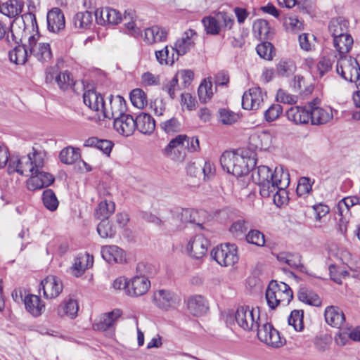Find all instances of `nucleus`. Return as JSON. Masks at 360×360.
Returning <instances> with one entry per match:
<instances>
[{
	"mask_svg": "<svg viewBox=\"0 0 360 360\" xmlns=\"http://www.w3.org/2000/svg\"><path fill=\"white\" fill-rule=\"evenodd\" d=\"M135 13L132 10L125 11L123 20H124V32L134 37H137L141 34V30L136 25L134 21Z\"/></svg>",
	"mask_w": 360,
	"mask_h": 360,
	"instance_id": "nucleus-37",
	"label": "nucleus"
},
{
	"mask_svg": "<svg viewBox=\"0 0 360 360\" xmlns=\"http://www.w3.org/2000/svg\"><path fill=\"white\" fill-rule=\"evenodd\" d=\"M354 40L351 34H345L344 37H333V46L342 57L352 49Z\"/></svg>",
	"mask_w": 360,
	"mask_h": 360,
	"instance_id": "nucleus-34",
	"label": "nucleus"
},
{
	"mask_svg": "<svg viewBox=\"0 0 360 360\" xmlns=\"http://www.w3.org/2000/svg\"><path fill=\"white\" fill-rule=\"evenodd\" d=\"M53 176L49 173L41 171V169L34 173L27 181V188L30 191L41 189L48 187L54 182Z\"/></svg>",
	"mask_w": 360,
	"mask_h": 360,
	"instance_id": "nucleus-16",
	"label": "nucleus"
},
{
	"mask_svg": "<svg viewBox=\"0 0 360 360\" xmlns=\"http://www.w3.org/2000/svg\"><path fill=\"white\" fill-rule=\"evenodd\" d=\"M177 213L180 217V221L183 224V229H184L188 224H196L195 216L197 213L191 209H184L182 207H176ZM199 226H202L201 224L197 223Z\"/></svg>",
	"mask_w": 360,
	"mask_h": 360,
	"instance_id": "nucleus-49",
	"label": "nucleus"
},
{
	"mask_svg": "<svg viewBox=\"0 0 360 360\" xmlns=\"http://www.w3.org/2000/svg\"><path fill=\"white\" fill-rule=\"evenodd\" d=\"M39 35L38 33L29 37V51L39 61L46 63L52 58L50 44L44 42H37Z\"/></svg>",
	"mask_w": 360,
	"mask_h": 360,
	"instance_id": "nucleus-10",
	"label": "nucleus"
},
{
	"mask_svg": "<svg viewBox=\"0 0 360 360\" xmlns=\"http://www.w3.org/2000/svg\"><path fill=\"white\" fill-rule=\"evenodd\" d=\"M23 6V0H8L0 5V12L9 18H14L21 13Z\"/></svg>",
	"mask_w": 360,
	"mask_h": 360,
	"instance_id": "nucleus-31",
	"label": "nucleus"
},
{
	"mask_svg": "<svg viewBox=\"0 0 360 360\" xmlns=\"http://www.w3.org/2000/svg\"><path fill=\"white\" fill-rule=\"evenodd\" d=\"M136 129L144 134H150L155 128V120L145 112L140 113L135 119Z\"/></svg>",
	"mask_w": 360,
	"mask_h": 360,
	"instance_id": "nucleus-28",
	"label": "nucleus"
},
{
	"mask_svg": "<svg viewBox=\"0 0 360 360\" xmlns=\"http://www.w3.org/2000/svg\"><path fill=\"white\" fill-rule=\"evenodd\" d=\"M153 301L159 309L168 311L175 309L179 305L180 297L172 291L162 289L154 292Z\"/></svg>",
	"mask_w": 360,
	"mask_h": 360,
	"instance_id": "nucleus-8",
	"label": "nucleus"
},
{
	"mask_svg": "<svg viewBox=\"0 0 360 360\" xmlns=\"http://www.w3.org/2000/svg\"><path fill=\"white\" fill-rule=\"evenodd\" d=\"M84 104L92 110L98 112V118L101 119L103 108L105 104L103 97L94 89H89L83 94Z\"/></svg>",
	"mask_w": 360,
	"mask_h": 360,
	"instance_id": "nucleus-17",
	"label": "nucleus"
},
{
	"mask_svg": "<svg viewBox=\"0 0 360 360\" xmlns=\"http://www.w3.org/2000/svg\"><path fill=\"white\" fill-rule=\"evenodd\" d=\"M186 139V135H179L172 139L164 149L165 154L167 156H171L173 150L180 146H185Z\"/></svg>",
	"mask_w": 360,
	"mask_h": 360,
	"instance_id": "nucleus-62",
	"label": "nucleus"
},
{
	"mask_svg": "<svg viewBox=\"0 0 360 360\" xmlns=\"http://www.w3.org/2000/svg\"><path fill=\"white\" fill-rule=\"evenodd\" d=\"M209 246V240L203 235L198 234L188 241L187 250L191 257L199 259L206 255Z\"/></svg>",
	"mask_w": 360,
	"mask_h": 360,
	"instance_id": "nucleus-11",
	"label": "nucleus"
},
{
	"mask_svg": "<svg viewBox=\"0 0 360 360\" xmlns=\"http://www.w3.org/2000/svg\"><path fill=\"white\" fill-rule=\"evenodd\" d=\"M130 100L132 105L142 109L147 104V97L145 92L141 89H135L130 94Z\"/></svg>",
	"mask_w": 360,
	"mask_h": 360,
	"instance_id": "nucleus-51",
	"label": "nucleus"
},
{
	"mask_svg": "<svg viewBox=\"0 0 360 360\" xmlns=\"http://www.w3.org/2000/svg\"><path fill=\"white\" fill-rule=\"evenodd\" d=\"M238 114L224 108L219 110V120L223 124L231 125L239 120Z\"/></svg>",
	"mask_w": 360,
	"mask_h": 360,
	"instance_id": "nucleus-58",
	"label": "nucleus"
},
{
	"mask_svg": "<svg viewBox=\"0 0 360 360\" xmlns=\"http://www.w3.org/2000/svg\"><path fill=\"white\" fill-rule=\"evenodd\" d=\"M297 297L300 301L309 305L319 307L321 304V300L319 296L311 290L305 287L300 288Z\"/></svg>",
	"mask_w": 360,
	"mask_h": 360,
	"instance_id": "nucleus-36",
	"label": "nucleus"
},
{
	"mask_svg": "<svg viewBox=\"0 0 360 360\" xmlns=\"http://www.w3.org/2000/svg\"><path fill=\"white\" fill-rule=\"evenodd\" d=\"M295 70V64L290 60H281L276 65V73L281 77H290Z\"/></svg>",
	"mask_w": 360,
	"mask_h": 360,
	"instance_id": "nucleus-45",
	"label": "nucleus"
},
{
	"mask_svg": "<svg viewBox=\"0 0 360 360\" xmlns=\"http://www.w3.org/2000/svg\"><path fill=\"white\" fill-rule=\"evenodd\" d=\"M166 223V229L169 231L174 232L183 230V224L180 221V217L176 208L169 210L162 216Z\"/></svg>",
	"mask_w": 360,
	"mask_h": 360,
	"instance_id": "nucleus-33",
	"label": "nucleus"
},
{
	"mask_svg": "<svg viewBox=\"0 0 360 360\" xmlns=\"http://www.w3.org/2000/svg\"><path fill=\"white\" fill-rule=\"evenodd\" d=\"M127 105L124 98L121 96L110 95L109 98V106L105 104L101 113V119H113L120 117L126 114Z\"/></svg>",
	"mask_w": 360,
	"mask_h": 360,
	"instance_id": "nucleus-9",
	"label": "nucleus"
},
{
	"mask_svg": "<svg viewBox=\"0 0 360 360\" xmlns=\"http://www.w3.org/2000/svg\"><path fill=\"white\" fill-rule=\"evenodd\" d=\"M293 297L291 288L285 283L271 281L266 290V299L269 307L274 309L278 305H288Z\"/></svg>",
	"mask_w": 360,
	"mask_h": 360,
	"instance_id": "nucleus-3",
	"label": "nucleus"
},
{
	"mask_svg": "<svg viewBox=\"0 0 360 360\" xmlns=\"http://www.w3.org/2000/svg\"><path fill=\"white\" fill-rule=\"evenodd\" d=\"M312 184L309 177H301L298 181L296 192L298 196H304L311 191Z\"/></svg>",
	"mask_w": 360,
	"mask_h": 360,
	"instance_id": "nucleus-63",
	"label": "nucleus"
},
{
	"mask_svg": "<svg viewBox=\"0 0 360 360\" xmlns=\"http://www.w3.org/2000/svg\"><path fill=\"white\" fill-rule=\"evenodd\" d=\"M167 30L160 26L155 25L146 28L144 33L145 41L150 44L165 41L167 37Z\"/></svg>",
	"mask_w": 360,
	"mask_h": 360,
	"instance_id": "nucleus-29",
	"label": "nucleus"
},
{
	"mask_svg": "<svg viewBox=\"0 0 360 360\" xmlns=\"http://www.w3.org/2000/svg\"><path fill=\"white\" fill-rule=\"evenodd\" d=\"M102 257L109 264L122 263L126 255L122 249L116 245H106L101 249Z\"/></svg>",
	"mask_w": 360,
	"mask_h": 360,
	"instance_id": "nucleus-23",
	"label": "nucleus"
},
{
	"mask_svg": "<svg viewBox=\"0 0 360 360\" xmlns=\"http://www.w3.org/2000/svg\"><path fill=\"white\" fill-rule=\"evenodd\" d=\"M288 324L292 326L296 331L303 329V311L293 310L288 319Z\"/></svg>",
	"mask_w": 360,
	"mask_h": 360,
	"instance_id": "nucleus-56",
	"label": "nucleus"
},
{
	"mask_svg": "<svg viewBox=\"0 0 360 360\" xmlns=\"http://www.w3.org/2000/svg\"><path fill=\"white\" fill-rule=\"evenodd\" d=\"M94 258L89 254L86 253L84 256L77 258L72 266V269L77 271L75 275L78 277L81 276L86 269L93 265Z\"/></svg>",
	"mask_w": 360,
	"mask_h": 360,
	"instance_id": "nucleus-41",
	"label": "nucleus"
},
{
	"mask_svg": "<svg viewBox=\"0 0 360 360\" xmlns=\"http://www.w3.org/2000/svg\"><path fill=\"white\" fill-rule=\"evenodd\" d=\"M155 57L157 60L161 64L170 65H172L175 60H177L178 58L175 57L174 52L172 51V56H169V52L168 50V46H166L163 49L155 51Z\"/></svg>",
	"mask_w": 360,
	"mask_h": 360,
	"instance_id": "nucleus-55",
	"label": "nucleus"
},
{
	"mask_svg": "<svg viewBox=\"0 0 360 360\" xmlns=\"http://www.w3.org/2000/svg\"><path fill=\"white\" fill-rule=\"evenodd\" d=\"M150 287L148 278L143 276H136L128 281L127 295L131 297H139L146 294Z\"/></svg>",
	"mask_w": 360,
	"mask_h": 360,
	"instance_id": "nucleus-13",
	"label": "nucleus"
},
{
	"mask_svg": "<svg viewBox=\"0 0 360 360\" xmlns=\"http://www.w3.org/2000/svg\"><path fill=\"white\" fill-rule=\"evenodd\" d=\"M202 22L207 34L212 35L219 34L221 24L218 15L216 18L212 16L205 17L202 18Z\"/></svg>",
	"mask_w": 360,
	"mask_h": 360,
	"instance_id": "nucleus-47",
	"label": "nucleus"
},
{
	"mask_svg": "<svg viewBox=\"0 0 360 360\" xmlns=\"http://www.w3.org/2000/svg\"><path fill=\"white\" fill-rule=\"evenodd\" d=\"M246 241L248 243L263 247L265 244L264 235L259 230L252 229L245 236Z\"/></svg>",
	"mask_w": 360,
	"mask_h": 360,
	"instance_id": "nucleus-57",
	"label": "nucleus"
},
{
	"mask_svg": "<svg viewBox=\"0 0 360 360\" xmlns=\"http://www.w3.org/2000/svg\"><path fill=\"white\" fill-rule=\"evenodd\" d=\"M286 185L285 186H280L278 184L275 187V189L271 192V195L273 196V200L274 203L279 206L280 205L283 204L285 201V198L287 195L285 188L288 186L290 184V175L287 172V179H286Z\"/></svg>",
	"mask_w": 360,
	"mask_h": 360,
	"instance_id": "nucleus-48",
	"label": "nucleus"
},
{
	"mask_svg": "<svg viewBox=\"0 0 360 360\" xmlns=\"http://www.w3.org/2000/svg\"><path fill=\"white\" fill-rule=\"evenodd\" d=\"M106 25H115L120 23L122 19V14L117 10L111 8H104Z\"/></svg>",
	"mask_w": 360,
	"mask_h": 360,
	"instance_id": "nucleus-61",
	"label": "nucleus"
},
{
	"mask_svg": "<svg viewBox=\"0 0 360 360\" xmlns=\"http://www.w3.org/2000/svg\"><path fill=\"white\" fill-rule=\"evenodd\" d=\"M349 22L343 17L332 18L328 26L329 33L333 37H344L349 33Z\"/></svg>",
	"mask_w": 360,
	"mask_h": 360,
	"instance_id": "nucleus-25",
	"label": "nucleus"
},
{
	"mask_svg": "<svg viewBox=\"0 0 360 360\" xmlns=\"http://www.w3.org/2000/svg\"><path fill=\"white\" fill-rule=\"evenodd\" d=\"M56 82L62 90H67L75 84L71 74L67 70L60 72L56 76Z\"/></svg>",
	"mask_w": 360,
	"mask_h": 360,
	"instance_id": "nucleus-53",
	"label": "nucleus"
},
{
	"mask_svg": "<svg viewBox=\"0 0 360 360\" xmlns=\"http://www.w3.org/2000/svg\"><path fill=\"white\" fill-rule=\"evenodd\" d=\"M288 120L295 124H307L309 121V105L307 107L293 106L286 112Z\"/></svg>",
	"mask_w": 360,
	"mask_h": 360,
	"instance_id": "nucleus-22",
	"label": "nucleus"
},
{
	"mask_svg": "<svg viewBox=\"0 0 360 360\" xmlns=\"http://www.w3.org/2000/svg\"><path fill=\"white\" fill-rule=\"evenodd\" d=\"M250 159H247L245 157L238 155L236 162V164H235L234 168H233L232 174L236 177L248 174L251 167V165L248 164V161L250 162Z\"/></svg>",
	"mask_w": 360,
	"mask_h": 360,
	"instance_id": "nucleus-44",
	"label": "nucleus"
},
{
	"mask_svg": "<svg viewBox=\"0 0 360 360\" xmlns=\"http://www.w3.org/2000/svg\"><path fill=\"white\" fill-rule=\"evenodd\" d=\"M198 97L201 102L207 103L213 95L212 84L205 79L200 84L198 90Z\"/></svg>",
	"mask_w": 360,
	"mask_h": 360,
	"instance_id": "nucleus-54",
	"label": "nucleus"
},
{
	"mask_svg": "<svg viewBox=\"0 0 360 360\" xmlns=\"http://www.w3.org/2000/svg\"><path fill=\"white\" fill-rule=\"evenodd\" d=\"M30 55L29 41L27 44L15 46L8 53L10 60L17 65H24Z\"/></svg>",
	"mask_w": 360,
	"mask_h": 360,
	"instance_id": "nucleus-30",
	"label": "nucleus"
},
{
	"mask_svg": "<svg viewBox=\"0 0 360 360\" xmlns=\"http://www.w3.org/2000/svg\"><path fill=\"white\" fill-rule=\"evenodd\" d=\"M261 319L259 310L256 314V311L248 306L239 307L235 314L237 324L245 331H255Z\"/></svg>",
	"mask_w": 360,
	"mask_h": 360,
	"instance_id": "nucleus-6",
	"label": "nucleus"
},
{
	"mask_svg": "<svg viewBox=\"0 0 360 360\" xmlns=\"http://www.w3.org/2000/svg\"><path fill=\"white\" fill-rule=\"evenodd\" d=\"M272 141V135L266 131L255 132L249 137L250 149L265 150L268 149Z\"/></svg>",
	"mask_w": 360,
	"mask_h": 360,
	"instance_id": "nucleus-19",
	"label": "nucleus"
},
{
	"mask_svg": "<svg viewBox=\"0 0 360 360\" xmlns=\"http://www.w3.org/2000/svg\"><path fill=\"white\" fill-rule=\"evenodd\" d=\"M113 127L120 134L129 136L131 135L136 129L135 120L131 115L124 114L115 119Z\"/></svg>",
	"mask_w": 360,
	"mask_h": 360,
	"instance_id": "nucleus-20",
	"label": "nucleus"
},
{
	"mask_svg": "<svg viewBox=\"0 0 360 360\" xmlns=\"http://www.w3.org/2000/svg\"><path fill=\"white\" fill-rule=\"evenodd\" d=\"M93 22V15L91 12H78L73 18V23L76 28L88 29Z\"/></svg>",
	"mask_w": 360,
	"mask_h": 360,
	"instance_id": "nucleus-42",
	"label": "nucleus"
},
{
	"mask_svg": "<svg viewBox=\"0 0 360 360\" xmlns=\"http://www.w3.org/2000/svg\"><path fill=\"white\" fill-rule=\"evenodd\" d=\"M98 233L102 238H112L115 235L116 230L108 220H101L97 226Z\"/></svg>",
	"mask_w": 360,
	"mask_h": 360,
	"instance_id": "nucleus-60",
	"label": "nucleus"
},
{
	"mask_svg": "<svg viewBox=\"0 0 360 360\" xmlns=\"http://www.w3.org/2000/svg\"><path fill=\"white\" fill-rule=\"evenodd\" d=\"M265 94L259 86L252 87L243 94L242 106L245 110H257L263 103Z\"/></svg>",
	"mask_w": 360,
	"mask_h": 360,
	"instance_id": "nucleus-12",
	"label": "nucleus"
},
{
	"mask_svg": "<svg viewBox=\"0 0 360 360\" xmlns=\"http://www.w3.org/2000/svg\"><path fill=\"white\" fill-rule=\"evenodd\" d=\"M253 31L261 39H268L270 34V27L267 20L264 19L257 20L252 27Z\"/></svg>",
	"mask_w": 360,
	"mask_h": 360,
	"instance_id": "nucleus-52",
	"label": "nucleus"
},
{
	"mask_svg": "<svg viewBox=\"0 0 360 360\" xmlns=\"http://www.w3.org/2000/svg\"><path fill=\"white\" fill-rule=\"evenodd\" d=\"M78 304L76 300L70 299L68 301L61 304L57 309L58 315L60 316H67L71 319L76 317L78 311Z\"/></svg>",
	"mask_w": 360,
	"mask_h": 360,
	"instance_id": "nucleus-39",
	"label": "nucleus"
},
{
	"mask_svg": "<svg viewBox=\"0 0 360 360\" xmlns=\"http://www.w3.org/2000/svg\"><path fill=\"white\" fill-rule=\"evenodd\" d=\"M283 112V108L279 104L271 105L265 112L264 117L267 122H273L278 119Z\"/></svg>",
	"mask_w": 360,
	"mask_h": 360,
	"instance_id": "nucleus-64",
	"label": "nucleus"
},
{
	"mask_svg": "<svg viewBox=\"0 0 360 360\" xmlns=\"http://www.w3.org/2000/svg\"><path fill=\"white\" fill-rule=\"evenodd\" d=\"M84 146L95 147L103 151V153L109 155L113 146V143L109 140L98 139L96 137H91L85 141Z\"/></svg>",
	"mask_w": 360,
	"mask_h": 360,
	"instance_id": "nucleus-40",
	"label": "nucleus"
},
{
	"mask_svg": "<svg viewBox=\"0 0 360 360\" xmlns=\"http://www.w3.org/2000/svg\"><path fill=\"white\" fill-rule=\"evenodd\" d=\"M238 155L233 152H224L220 158V164L221 167L227 173L231 174L233 168H234L237 158Z\"/></svg>",
	"mask_w": 360,
	"mask_h": 360,
	"instance_id": "nucleus-46",
	"label": "nucleus"
},
{
	"mask_svg": "<svg viewBox=\"0 0 360 360\" xmlns=\"http://www.w3.org/2000/svg\"><path fill=\"white\" fill-rule=\"evenodd\" d=\"M255 330L257 331V338L261 342L273 347H280L283 345L279 332L267 322L266 319H261Z\"/></svg>",
	"mask_w": 360,
	"mask_h": 360,
	"instance_id": "nucleus-4",
	"label": "nucleus"
},
{
	"mask_svg": "<svg viewBox=\"0 0 360 360\" xmlns=\"http://www.w3.org/2000/svg\"><path fill=\"white\" fill-rule=\"evenodd\" d=\"M42 290L44 296L46 299L58 297L63 290V285L60 280L54 276H49L41 281L39 290Z\"/></svg>",
	"mask_w": 360,
	"mask_h": 360,
	"instance_id": "nucleus-15",
	"label": "nucleus"
},
{
	"mask_svg": "<svg viewBox=\"0 0 360 360\" xmlns=\"http://www.w3.org/2000/svg\"><path fill=\"white\" fill-rule=\"evenodd\" d=\"M121 315L122 311L119 309H115L112 311L105 313L101 316L97 322L93 324V328L95 330H114L115 326Z\"/></svg>",
	"mask_w": 360,
	"mask_h": 360,
	"instance_id": "nucleus-14",
	"label": "nucleus"
},
{
	"mask_svg": "<svg viewBox=\"0 0 360 360\" xmlns=\"http://www.w3.org/2000/svg\"><path fill=\"white\" fill-rule=\"evenodd\" d=\"M195 34H196L195 31L189 29L183 34L181 38L176 40L174 47H172V51L174 52L177 58L179 56H184L190 51L194 46L192 37Z\"/></svg>",
	"mask_w": 360,
	"mask_h": 360,
	"instance_id": "nucleus-18",
	"label": "nucleus"
},
{
	"mask_svg": "<svg viewBox=\"0 0 360 360\" xmlns=\"http://www.w3.org/2000/svg\"><path fill=\"white\" fill-rule=\"evenodd\" d=\"M24 302L27 311L35 317L40 316L45 308L39 297L34 295H27Z\"/></svg>",
	"mask_w": 360,
	"mask_h": 360,
	"instance_id": "nucleus-32",
	"label": "nucleus"
},
{
	"mask_svg": "<svg viewBox=\"0 0 360 360\" xmlns=\"http://www.w3.org/2000/svg\"><path fill=\"white\" fill-rule=\"evenodd\" d=\"M358 67L354 58L340 57V59L337 63L336 71L345 80L355 82L356 86L359 87L360 72L358 70Z\"/></svg>",
	"mask_w": 360,
	"mask_h": 360,
	"instance_id": "nucleus-7",
	"label": "nucleus"
},
{
	"mask_svg": "<svg viewBox=\"0 0 360 360\" xmlns=\"http://www.w3.org/2000/svg\"><path fill=\"white\" fill-rule=\"evenodd\" d=\"M115 203L112 201L102 200L96 209L95 215L98 219L108 220L109 217L115 212Z\"/></svg>",
	"mask_w": 360,
	"mask_h": 360,
	"instance_id": "nucleus-38",
	"label": "nucleus"
},
{
	"mask_svg": "<svg viewBox=\"0 0 360 360\" xmlns=\"http://www.w3.org/2000/svg\"><path fill=\"white\" fill-rule=\"evenodd\" d=\"M251 162V172L252 181L259 186V193L263 198H269L271 192L278 185L285 186L287 179V172L282 166L276 167L274 172L265 165L255 167L256 161L252 159Z\"/></svg>",
	"mask_w": 360,
	"mask_h": 360,
	"instance_id": "nucleus-1",
	"label": "nucleus"
},
{
	"mask_svg": "<svg viewBox=\"0 0 360 360\" xmlns=\"http://www.w3.org/2000/svg\"><path fill=\"white\" fill-rule=\"evenodd\" d=\"M359 201V198L356 196H349L344 198L340 200L335 207V214H342L351 216L350 209L354 205H356Z\"/></svg>",
	"mask_w": 360,
	"mask_h": 360,
	"instance_id": "nucleus-35",
	"label": "nucleus"
},
{
	"mask_svg": "<svg viewBox=\"0 0 360 360\" xmlns=\"http://www.w3.org/2000/svg\"><path fill=\"white\" fill-rule=\"evenodd\" d=\"M325 320L331 326L340 328L345 321L343 311L338 307L328 306L325 309Z\"/></svg>",
	"mask_w": 360,
	"mask_h": 360,
	"instance_id": "nucleus-27",
	"label": "nucleus"
},
{
	"mask_svg": "<svg viewBox=\"0 0 360 360\" xmlns=\"http://www.w3.org/2000/svg\"><path fill=\"white\" fill-rule=\"evenodd\" d=\"M274 48L271 43L268 41L262 42L258 44L256 47V51L258 55L268 60H271L273 59V52Z\"/></svg>",
	"mask_w": 360,
	"mask_h": 360,
	"instance_id": "nucleus-59",
	"label": "nucleus"
},
{
	"mask_svg": "<svg viewBox=\"0 0 360 360\" xmlns=\"http://www.w3.org/2000/svg\"><path fill=\"white\" fill-rule=\"evenodd\" d=\"M42 200L44 206L50 211H55L58 207L59 202L55 193L51 189L44 191Z\"/></svg>",
	"mask_w": 360,
	"mask_h": 360,
	"instance_id": "nucleus-50",
	"label": "nucleus"
},
{
	"mask_svg": "<svg viewBox=\"0 0 360 360\" xmlns=\"http://www.w3.org/2000/svg\"><path fill=\"white\" fill-rule=\"evenodd\" d=\"M46 155L45 150L33 147L32 153H28L27 156H22L15 162L11 160L8 172L12 174L16 172L21 175L32 176L37 171L42 169Z\"/></svg>",
	"mask_w": 360,
	"mask_h": 360,
	"instance_id": "nucleus-2",
	"label": "nucleus"
},
{
	"mask_svg": "<svg viewBox=\"0 0 360 360\" xmlns=\"http://www.w3.org/2000/svg\"><path fill=\"white\" fill-rule=\"evenodd\" d=\"M309 120L312 125H321L328 122L333 119V112L330 108L324 109L309 104Z\"/></svg>",
	"mask_w": 360,
	"mask_h": 360,
	"instance_id": "nucleus-21",
	"label": "nucleus"
},
{
	"mask_svg": "<svg viewBox=\"0 0 360 360\" xmlns=\"http://www.w3.org/2000/svg\"><path fill=\"white\" fill-rule=\"evenodd\" d=\"M187 307L189 312L195 316H202L208 310V304L204 297L194 295L188 298Z\"/></svg>",
	"mask_w": 360,
	"mask_h": 360,
	"instance_id": "nucleus-26",
	"label": "nucleus"
},
{
	"mask_svg": "<svg viewBox=\"0 0 360 360\" xmlns=\"http://www.w3.org/2000/svg\"><path fill=\"white\" fill-rule=\"evenodd\" d=\"M80 158L79 149L71 146L63 148L59 154L60 160L66 165H72Z\"/></svg>",
	"mask_w": 360,
	"mask_h": 360,
	"instance_id": "nucleus-43",
	"label": "nucleus"
},
{
	"mask_svg": "<svg viewBox=\"0 0 360 360\" xmlns=\"http://www.w3.org/2000/svg\"><path fill=\"white\" fill-rule=\"evenodd\" d=\"M46 20L48 29L52 32H57L65 27V17L58 8H54L49 11Z\"/></svg>",
	"mask_w": 360,
	"mask_h": 360,
	"instance_id": "nucleus-24",
	"label": "nucleus"
},
{
	"mask_svg": "<svg viewBox=\"0 0 360 360\" xmlns=\"http://www.w3.org/2000/svg\"><path fill=\"white\" fill-rule=\"evenodd\" d=\"M211 257L221 266H233L238 260L235 244H221L211 251Z\"/></svg>",
	"mask_w": 360,
	"mask_h": 360,
	"instance_id": "nucleus-5",
	"label": "nucleus"
}]
</instances>
